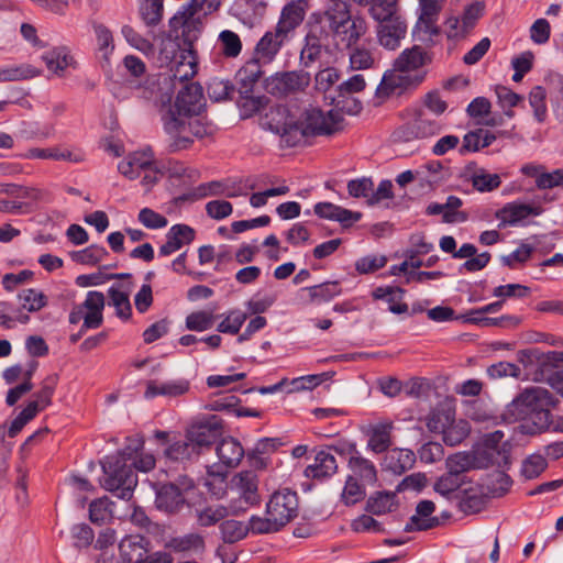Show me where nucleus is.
<instances>
[{
  "label": "nucleus",
  "instance_id": "obj_57",
  "mask_svg": "<svg viewBox=\"0 0 563 563\" xmlns=\"http://www.w3.org/2000/svg\"><path fill=\"white\" fill-rule=\"evenodd\" d=\"M173 78L180 82L189 80L197 73V64L192 56H181L172 67Z\"/></svg>",
  "mask_w": 563,
  "mask_h": 563
},
{
  "label": "nucleus",
  "instance_id": "obj_38",
  "mask_svg": "<svg viewBox=\"0 0 563 563\" xmlns=\"http://www.w3.org/2000/svg\"><path fill=\"white\" fill-rule=\"evenodd\" d=\"M169 547L176 552H186L200 554L205 551V539L199 533H188L181 537L173 538Z\"/></svg>",
  "mask_w": 563,
  "mask_h": 563
},
{
  "label": "nucleus",
  "instance_id": "obj_18",
  "mask_svg": "<svg viewBox=\"0 0 563 563\" xmlns=\"http://www.w3.org/2000/svg\"><path fill=\"white\" fill-rule=\"evenodd\" d=\"M144 441L142 439L134 440L131 444H128L119 455L126 464V461L132 460V465L135 470L147 473L152 471L156 465V459L154 454L142 451Z\"/></svg>",
  "mask_w": 563,
  "mask_h": 563
},
{
  "label": "nucleus",
  "instance_id": "obj_43",
  "mask_svg": "<svg viewBox=\"0 0 563 563\" xmlns=\"http://www.w3.org/2000/svg\"><path fill=\"white\" fill-rule=\"evenodd\" d=\"M220 53L227 58H235L242 51V41L235 32L223 30L217 41Z\"/></svg>",
  "mask_w": 563,
  "mask_h": 563
},
{
  "label": "nucleus",
  "instance_id": "obj_21",
  "mask_svg": "<svg viewBox=\"0 0 563 563\" xmlns=\"http://www.w3.org/2000/svg\"><path fill=\"white\" fill-rule=\"evenodd\" d=\"M394 428L390 421H380L368 424L364 430L367 435V449L374 453H383L391 445V430Z\"/></svg>",
  "mask_w": 563,
  "mask_h": 563
},
{
  "label": "nucleus",
  "instance_id": "obj_33",
  "mask_svg": "<svg viewBox=\"0 0 563 563\" xmlns=\"http://www.w3.org/2000/svg\"><path fill=\"white\" fill-rule=\"evenodd\" d=\"M349 468L357 481L360 478L363 483L374 484L377 479L376 467L369 460L361 456L357 452L349 460Z\"/></svg>",
  "mask_w": 563,
  "mask_h": 563
},
{
  "label": "nucleus",
  "instance_id": "obj_62",
  "mask_svg": "<svg viewBox=\"0 0 563 563\" xmlns=\"http://www.w3.org/2000/svg\"><path fill=\"white\" fill-rule=\"evenodd\" d=\"M213 314L207 311H197L187 316L186 328L190 331H206L213 325Z\"/></svg>",
  "mask_w": 563,
  "mask_h": 563
},
{
  "label": "nucleus",
  "instance_id": "obj_42",
  "mask_svg": "<svg viewBox=\"0 0 563 563\" xmlns=\"http://www.w3.org/2000/svg\"><path fill=\"white\" fill-rule=\"evenodd\" d=\"M396 507V494L388 492H378L367 499L366 509L373 515H384L390 512Z\"/></svg>",
  "mask_w": 563,
  "mask_h": 563
},
{
  "label": "nucleus",
  "instance_id": "obj_48",
  "mask_svg": "<svg viewBox=\"0 0 563 563\" xmlns=\"http://www.w3.org/2000/svg\"><path fill=\"white\" fill-rule=\"evenodd\" d=\"M40 71L29 64L8 66L0 69V82L34 78Z\"/></svg>",
  "mask_w": 563,
  "mask_h": 563
},
{
  "label": "nucleus",
  "instance_id": "obj_20",
  "mask_svg": "<svg viewBox=\"0 0 563 563\" xmlns=\"http://www.w3.org/2000/svg\"><path fill=\"white\" fill-rule=\"evenodd\" d=\"M153 159L154 153L151 148L136 151L119 163L118 170L124 177L133 180L142 176L143 170L150 166Z\"/></svg>",
  "mask_w": 563,
  "mask_h": 563
},
{
  "label": "nucleus",
  "instance_id": "obj_63",
  "mask_svg": "<svg viewBox=\"0 0 563 563\" xmlns=\"http://www.w3.org/2000/svg\"><path fill=\"white\" fill-rule=\"evenodd\" d=\"M387 261L385 255H367L355 262V269L360 274H371L383 268Z\"/></svg>",
  "mask_w": 563,
  "mask_h": 563
},
{
  "label": "nucleus",
  "instance_id": "obj_40",
  "mask_svg": "<svg viewBox=\"0 0 563 563\" xmlns=\"http://www.w3.org/2000/svg\"><path fill=\"white\" fill-rule=\"evenodd\" d=\"M229 516V509L223 505H209L195 509V518L200 527L214 526Z\"/></svg>",
  "mask_w": 563,
  "mask_h": 563
},
{
  "label": "nucleus",
  "instance_id": "obj_7",
  "mask_svg": "<svg viewBox=\"0 0 563 563\" xmlns=\"http://www.w3.org/2000/svg\"><path fill=\"white\" fill-rule=\"evenodd\" d=\"M342 114L336 110L323 112L310 107L298 112L299 142L310 135L332 134L341 129Z\"/></svg>",
  "mask_w": 563,
  "mask_h": 563
},
{
  "label": "nucleus",
  "instance_id": "obj_4",
  "mask_svg": "<svg viewBox=\"0 0 563 563\" xmlns=\"http://www.w3.org/2000/svg\"><path fill=\"white\" fill-rule=\"evenodd\" d=\"M332 16L325 13H313L307 23L306 44L300 53V62L305 67L311 66L328 51L333 43Z\"/></svg>",
  "mask_w": 563,
  "mask_h": 563
},
{
  "label": "nucleus",
  "instance_id": "obj_28",
  "mask_svg": "<svg viewBox=\"0 0 563 563\" xmlns=\"http://www.w3.org/2000/svg\"><path fill=\"white\" fill-rule=\"evenodd\" d=\"M372 295L376 300H385L388 303V310L395 314L407 313L409 310L408 305L402 301L405 289L400 287H377Z\"/></svg>",
  "mask_w": 563,
  "mask_h": 563
},
{
  "label": "nucleus",
  "instance_id": "obj_39",
  "mask_svg": "<svg viewBox=\"0 0 563 563\" xmlns=\"http://www.w3.org/2000/svg\"><path fill=\"white\" fill-rule=\"evenodd\" d=\"M300 292L307 294L310 302H323L333 299L341 294L338 282H327L320 285L303 287Z\"/></svg>",
  "mask_w": 563,
  "mask_h": 563
},
{
  "label": "nucleus",
  "instance_id": "obj_58",
  "mask_svg": "<svg viewBox=\"0 0 563 563\" xmlns=\"http://www.w3.org/2000/svg\"><path fill=\"white\" fill-rule=\"evenodd\" d=\"M548 466L547 460L541 454H531L523 462L521 466V474L527 479L538 477Z\"/></svg>",
  "mask_w": 563,
  "mask_h": 563
},
{
  "label": "nucleus",
  "instance_id": "obj_60",
  "mask_svg": "<svg viewBox=\"0 0 563 563\" xmlns=\"http://www.w3.org/2000/svg\"><path fill=\"white\" fill-rule=\"evenodd\" d=\"M533 213L532 207L528 205H508L501 210L504 223L516 224Z\"/></svg>",
  "mask_w": 563,
  "mask_h": 563
},
{
  "label": "nucleus",
  "instance_id": "obj_16",
  "mask_svg": "<svg viewBox=\"0 0 563 563\" xmlns=\"http://www.w3.org/2000/svg\"><path fill=\"white\" fill-rule=\"evenodd\" d=\"M442 125L439 121L430 119L420 112L412 121L404 125L401 136L409 142L417 139H426L440 134Z\"/></svg>",
  "mask_w": 563,
  "mask_h": 563
},
{
  "label": "nucleus",
  "instance_id": "obj_32",
  "mask_svg": "<svg viewBox=\"0 0 563 563\" xmlns=\"http://www.w3.org/2000/svg\"><path fill=\"white\" fill-rule=\"evenodd\" d=\"M286 38L284 32H279L275 26L274 31L266 32L260 40L255 48L256 54L266 60H271L278 53Z\"/></svg>",
  "mask_w": 563,
  "mask_h": 563
},
{
  "label": "nucleus",
  "instance_id": "obj_8",
  "mask_svg": "<svg viewBox=\"0 0 563 563\" xmlns=\"http://www.w3.org/2000/svg\"><path fill=\"white\" fill-rule=\"evenodd\" d=\"M229 490L238 497V501H231L232 514L244 511L249 506L256 505L260 501L258 479L253 471H243L235 474L230 481Z\"/></svg>",
  "mask_w": 563,
  "mask_h": 563
},
{
  "label": "nucleus",
  "instance_id": "obj_22",
  "mask_svg": "<svg viewBox=\"0 0 563 563\" xmlns=\"http://www.w3.org/2000/svg\"><path fill=\"white\" fill-rule=\"evenodd\" d=\"M435 510V505L431 500H421L416 507V514L412 515L405 526L406 532L424 531L438 527L440 520L431 517Z\"/></svg>",
  "mask_w": 563,
  "mask_h": 563
},
{
  "label": "nucleus",
  "instance_id": "obj_46",
  "mask_svg": "<svg viewBox=\"0 0 563 563\" xmlns=\"http://www.w3.org/2000/svg\"><path fill=\"white\" fill-rule=\"evenodd\" d=\"M220 531L222 536V540L225 543H234L243 538H245L249 533V526L242 521H238L234 519L225 520L220 525Z\"/></svg>",
  "mask_w": 563,
  "mask_h": 563
},
{
  "label": "nucleus",
  "instance_id": "obj_5",
  "mask_svg": "<svg viewBox=\"0 0 563 563\" xmlns=\"http://www.w3.org/2000/svg\"><path fill=\"white\" fill-rule=\"evenodd\" d=\"M104 476L101 485L117 497L129 500L137 485V476L121 456H107L102 462Z\"/></svg>",
  "mask_w": 563,
  "mask_h": 563
},
{
  "label": "nucleus",
  "instance_id": "obj_49",
  "mask_svg": "<svg viewBox=\"0 0 563 563\" xmlns=\"http://www.w3.org/2000/svg\"><path fill=\"white\" fill-rule=\"evenodd\" d=\"M163 0H143L140 7V14L147 26L157 25L163 18Z\"/></svg>",
  "mask_w": 563,
  "mask_h": 563
},
{
  "label": "nucleus",
  "instance_id": "obj_36",
  "mask_svg": "<svg viewBox=\"0 0 563 563\" xmlns=\"http://www.w3.org/2000/svg\"><path fill=\"white\" fill-rule=\"evenodd\" d=\"M24 158H40V159H55V161H69V162H80L81 155L75 154L69 150L59 148V147H51V148H38L33 147L30 148L24 155Z\"/></svg>",
  "mask_w": 563,
  "mask_h": 563
},
{
  "label": "nucleus",
  "instance_id": "obj_11",
  "mask_svg": "<svg viewBox=\"0 0 563 563\" xmlns=\"http://www.w3.org/2000/svg\"><path fill=\"white\" fill-rule=\"evenodd\" d=\"M310 80L309 73L302 70L278 73L265 80V90L276 97H286L303 91Z\"/></svg>",
  "mask_w": 563,
  "mask_h": 563
},
{
  "label": "nucleus",
  "instance_id": "obj_31",
  "mask_svg": "<svg viewBox=\"0 0 563 563\" xmlns=\"http://www.w3.org/2000/svg\"><path fill=\"white\" fill-rule=\"evenodd\" d=\"M305 18V9L301 1L290 2L282 11L280 19L276 27L284 32L286 36L294 31Z\"/></svg>",
  "mask_w": 563,
  "mask_h": 563
},
{
  "label": "nucleus",
  "instance_id": "obj_56",
  "mask_svg": "<svg viewBox=\"0 0 563 563\" xmlns=\"http://www.w3.org/2000/svg\"><path fill=\"white\" fill-rule=\"evenodd\" d=\"M109 296L111 303L114 306L117 316L122 319H129L132 307L129 300V294L120 290L118 287H110Z\"/></svg>",
  "mask_w": 563,
  "mask_h": 563
},
{
  "label": "nucleus",
  "instance_id": "obj_34",
  "mask_svg": "<svg viewBox=\"0 0 563 563\" xmlns=\"http://www.w3.org/2000/svg\"><path fill=\"white\" fill-rule=\"evenodd\" d=\"M143 541L144 539L140 536H129L122 539L119 544L122 560L126 563H139L142 561L147 553Z\"/></svg>",
  "mask_w": 563,
  "mask_h": 563
},
{
  "label": "nucleus",
  "instance_id": "obj_50",
  "mask_svg": "<svg viewBox=\"0 0 563 563\" xmlns=\"http://www.w3.org/2000/svg\"><path fill=\"white\" fill-rule=\"evenodd\" d=\"M108 255V251L103 246L90 245L81 251H75L70 253L73 261L85 264L96 265L101 262Z\"/></svg>",
  "mask_w": 563,
  "mask_h": 563
},
{
  "label": "nucleus",
  "instance_id": "obj_53",
  "mask_svg": "<svg viewBox=\"0 0 563 563\" xmlns=\"http://www.w3.org/2000/svg\"><path fill=\"white\" fill-rule=\"evenodd\" d=\"M453 420L450 410H434L427 417V428L433 433H445Z\"/></svg>",
  "mask_w": 563,
  "mask_h": 563
},
{
  "label": "nucleus",
  "instance_id": "obj_12",
  "mask_svg": "<svg viewBox=\"0 0 563 563\" xmlns=\"http://www.w3.org/2000/svg\"><path fill=\"white\" fill-rule=\"evenodd\" d=\"M422 80L421 74H405L394 67L384 74L376 88L375 98L384 101L390 96L400 95L406 89L418 86Z\"/></svg>",
  "mask_w": 563,
  "mask_h": 563
},
{
  "label": "nucleus",
  "instance_id": "obj_27",
  "mask_svg": "<svg viewBox=\"0 0 563 563\" xmlns=\"http://www.w3.org/2000/svg\"><path fill=\"white\" fill-rule=\"evenodd\" d=\"M216 453L223 466L236 467L242 461L245 451L239 440L233 437H227L218 443Z\"/></svg>",
  "mask_w": 563,
  "mask_h": 563
},
{
  "label": "nucleus",
  "instance_id": "obj_44",
  "mask_svg": "<svg viewBox=\"0 0 563 563\" xmlns=\"http://www.w3.org/2000/svg\"><path fill=\"white\" fill-rule=\"evenodd\" d=\"M475 456L470 453L460 452L450 455L446 459V472L450 474L463 478V474L472 468H475Z\"/></svg>",
  "mask_w": 563,
  "mask_h": 563
},
{
  "label": "nucleus",
  "instance_id": "obj_15",
  "mask_svg": "<svg viewBox=\"0 0 563 563\" xmlns=\"http://www.w3.org/2000/svg\"><path fill=\"white\" fill-rule=\"evenodd\" d=\"M190 390V382L186 378L170 380L152 379L146 383L144 398L150 400L157 396L176 398L186 395Z\"/></svg>",
  "mask_w": 563,
  "mask_h": 563
},
{
  "label": "nucleus",
  "instance_id": "obj_6",
  "mask_svg": "<svg viewBox=\"0 0 563 563\" xmlns=\"http://www.w3.org/2000/svg\"><path fill=\"white\" fill-rule=\"evenodd\" d=\"M298 112L297 107H271L261 118V126L279 135L288 146H295L299 143Z\"/></svg>",
  "mask_w": 563,
  "mask_h": 563
},
{
  "label": "nucleus",
  "instance_id": "obj_64",
  "mask_svg": "<svg viewBox=\"0 0 563 563\" xmlns=\"http://www.w3.org/2000/svg\"><path fill=\"white\" fill-rule=\"evenodd\" d=\"M137 220L147 229L157 230L163 229L168 224L167 219L154 211L151 208H143L140 210Z\"/></svg>",
  "mask_w": 563,
  "mask_h": 563
},
{
  "label": "nucleus",
  "instance_id": "obj_19",
  "mask_svg": "<svg viewBox=\"0 0 563 563\" xmlns=\"http://www.w3.org/2000/svg\"><path fill=\"white\" fill-rule=\"evenodd\" d=\"M80 306L85 312L82 329L99 328L103 322L104 295L96 290L88 291Z\"/></svg>",
  "mask_w": 563,
  "mask_h": 563
},
{
  "label": "nucleus",
  "instance_id": "obj_45",
  "mask_svg": "<svg viewBox=\"0 0 563 563\" xmlns=\"http://www.w3.org/2000/svg\"><path fill=\"white\" fill-rule=\"evenodd\" d=\"M18 299L21 307L29 312H37L48 302L46 295H44L43 291L34 288L22 289L18 294Z\"/></svg>",
  "mask_w": 563,
  "mask_h": 563
},
{
  "label": "nucleus",
  "instance_id": "obj_47",
  "mask_svg": "<svg viewBox=\"0 0 563 563\" xmlns=\"http://www.w3.org/2000/svg\"><path fill=\"white\" fill-rule=\"evenodd\" d=\"M473 187L481 191H492L498 188L501 184L498 174H492L484 168H477L471 176Z\"/></svg>",
  "mask_w": 563,
  "mask_h": 563
},
{
  "label": "nucleus",
  "instance_id": "obj_35",
  "mask_svg": "<svg viewBox=\"0 0 563 563\" xmlns=\"http://www.w3.org/2000/svg\"><path fill=\"white\" fill-rule=\"evenodd\" d=\"M199 455V450H196L189 441L187 434L185 439H179L172 442L165 450L164 456L173 462H185Z\"/></svg>",
  "mask_w": 563,
  "mask_h": 563
},
{
  "label": "nucleus",
  "instance_id": "obj_10",
  "mask_svg": "<svg viewBox=\"0 0 563 563\" xmlns=\"http://www.w3.org/2000/svg\"><path fill=\"white\" fill-rule=\"evenodd\" d=\"M298 495L289 488L275 492L266 504V515L272 516L280 529L298 516Z\"/></svg>",
  "mask_w": 563,
  "mask_h": 563
},
{
  "label": "nucleus",
  "instance_id": "obj_52",
  "mask_svg": "<svg viewBox=\"0 0 563 563\" xmlns=\"http://www.w3.org/2000/svg\"><path fill=\"white\" fill-rule=\"evenodd\" d=\"M547 92L542 86H534L529 93V103L533 110L536 120L540 123L544 122L548 113L545 103Z\"/></svg>",
  "mask_w": 563,
  "mask_h": 563
},
{
  "label": "nucleus",
  "instance_id": "obj_61",
  "mask_svg": "<svg viewBox=\"0 0 563 563\" xmlns=\"http://www.w3.org/2000/svg\"><path fill=\"white\" fill-rule=\"evenodd\" d=\"M247 316L240 310L230 311L219 323L218 331L222 333L236 334L245 322Z\"/></svg>",
  "mask_w": 563,
  "mask_h": 563
},
{
  "label": "nucleus",
  "instance_id": "obj_51",
  "mask_svg": "<svg viewBox=\"0 0 563 563\" xmlns=\"http://www.w3.org/2000/svg\"><path fill=\"white\" fill-rule=\"evenodd\" d=\"M207 91L213 101H224L234 93V85L228 79L214 77L208 82Z\"/></svg>",
  "mask_w": 563,
  "mask_h": 563
},
{
  "label": "nucleus",
  "instance_id": "obj_17",
  "mask_svg": "<svg viewBox=\"0 0 563 563\" xmlns=\"http://www.w3.org/2000/svg\"><path fill=\"white\" fill-rule=\"evenodd\" d=\"M531 361L536 362L537 371L534 373V380L547 382L550 375H554V371L561 363H563V352L549 351L539 352L538 350H530L525 352Z\"/></svg>",
  "mask_w": 563,
  "mask_h": 563
},
{
  "label": "nucleus",
  "instance_id": "obj_23",
  "mask_svg": "<svg viewBox=\"0 0 563 563\" xmlns=\"http://www.w3.org/2000/svg\"><path fill=\"white\" fill-rule=\"evenodd\" d=\"M195 239V230L187 224L173 225L167 234L166 242L159 247L161 256H169L184 245L190 244Z\"/></svg>",
  "mask_w": 563,
  "mask_h": 563
},
{
  "label": "nucleus",
  "instance_id": "obj_13",
  "mask_svg": "<svg viewBox=\"0 0 563 563\" xmlns=\"http://www.w3.org/2000/svg\"><path fill=\"white\" fill-rule=\"evenodd\" d=\"M222 429L221 420L217 416H211L192 423L186 434L200 454L203 448H209L221 437Z\"/></svg>",
  "mask_w": 563,
  "mask_h": 563
},
{
  "label": "nucleus",
  "instance_id": "obj_54",
  "mask_svg": "<svg viewBox=\"0 0 563 563\" xmlns=\"http://www.w3.org/2000/svg\"><path fill=\"white\" fill-rule=\"evenodd\" d=\"M365 497V489L354 476H347L343 492L341 494V500L346 506H352L363 500Z\"/></svg>",
  "mask_w": 563,
  "mask_h": 563
},
{
  "label": "nucleus",
  "instance_id": "obj_26",
  "mask_svg": "<svg viewBox=\"0 0 563 563\" xmlns=\"http://www.w3.org/2000/svg\"><path fill=\"white\" fill-rule=\"evenodd\" d=\"M338 464L333 454L329 451H319L313 460V463L308 465L305 470V475L314 479H324L336 473Z\"/></svg>",
  "mask_w": 563,
  "mask_h": 563
},
{
  "label": "nucleus",
  "instance_id": "obj_9",
  "mask_svg": "<svg viewBox=\"0 0 563 563\" xmlns=\"http://www.w3.org/2000/svg\"><path fill=\"white\" fill-rule=\"evenodd\" d=\"M333 44L338 48H351L366 33L367 23L362 16L349 14L332 16Z\"/></svg>",
  "mask_w": 563,
  "mask_h": 563
},
{
  "label": "nucleus",
  "instance_id": "obj_3",
  "mask_svg": "<svg viewBox=\"0 0 563 563\" xmlns=\"http://www.w3.org/2000/svg\"><path fill=\"white\" fill-rule=\"evenodd\" d=\"M369 15L377 23L376 36L380 46L395 51L407 34V21L401 15L397 0H380L369 8Z\"/></svg>",
  "mask_w": 563,
  "mask_h": 563
},
{
  "label": "nucleus",
  "instance_id": "obj_24",
  "mask_svg": "<svg viewBox=\"0 0 563 563\" xmlns=\"http://www.w3.org/2000/svg\"><path fill=\"white\" fill-rule=\"evenodd\" d=\"M185 504V496L175 483L164 484L156 492L155 505L166 514L178 512Z\"/></svg>",
  "mask_w": 563,
  "mask_h": 563
},
{
  "label": "nucleus",
  "instance_id": "obj_29",
  "mask_svg": "<svg viewBox=\"0 0 563 563\" xmlns=\"http://www.w3.org/2000/svg\"><path fill=\"white\" fill-rule=\"evenodd\" d=\"M429 62V58L420 46L405 49L395 60L394 67L405 74L419 70Z\"/></svg>",
  "mask_w": 563,
  "mask_h": 563
},
{
  "label": "nucleus",
  "instance_id": "obj_14",
  "mask_svg": "<svg viewBox=\"0 0 563 563\" xmlns=\"http://www.w3.org/2000/svg\"><path fill=\"white\" fill-rule=\"evenodd\" d=\"M169 25L173 35L177 38L181 37L187 44H191L198 38L202 27L199 19L189 10L177 12L169 20Z\"/></svg>",
  "mask_w": 563,
  "mask_h": 563
},
{
  "label": "nucleus",
  "instance_id": "obj_25",
  "mask_svg": "<svg viewBox=\"0 0 563 563\" xmlns=\"http://www.w3.org/2000/svg\"><path fill=\"white\" fill-rule=\"evenodd\" d=\"M313 210L319 218L338 221L343 227H349L362 218L361 212L351 211L331 202H318Z\"/></svg>",
  "mask_w": 563,
  "mask_h": 563
},
{
  "label": "nucleus",
  "instance_id": "obj_37",
  "mask_svg": "<svg viewBox=\"0 0 563 563\" xmlns=\"http://www.w3.org/2000/svg\"><path fill=\"white\" fill-rule=\"evenodd\" d=\"M416 462L415 453L409 449H395L387 456V466L395 474L410 470Z\"/></svg>",
  "mask_w": 563,
  "mask_h": 563
},
{
  "label": "nucleus",
  "instance_id": "obj_1",
  "mask_svg": "<svg viewBox=\"0 0 563 563\" xmlns=\"http://www.w3.org/2000/svg\"><path fill=\"white\" fill-rule=\"evenodd\" d=\"M203 107V91L199 84H187L178 92L174 104L162 115L169 152L186 150L194 143V137L207 134L206 124L198 118Z\"/></svg>",
  "mask_w": 563,
  "mask_h": 563
},
{
  "label": "nucleus",
  "instance_id": "obj_59",
  "mask_svg": "<svg viewBox=\"0 0 563 563\" xmlns=\"http://www.w3.org/2000/svg\"><path fill=\"white\" fill-rule=\"evenodd\" d=\"M463 484V478L456 477L449 472L440 476L433 485L434 492L445 498H450Z\"/></svg>",
  "mask_w": 563,
  "mask_h": 563
},
{
  "label": "nucleus",
  "instance_id": "obj_2",
  "mask_svg": "<svg viewBox=\"0 0 563 563\" xmlns=\"http://www.w3.org/2000/svg\"><path fill=\"white\" fill-rule=\"evenodd\" d=\"M559 400L543 387L523 389L508 406L507 413L514 420H523V428L529 434L550 431L552 424L551 409Z\"/></svg>",
  "mask_w": 563,
  "mask_h": 563
},
{
  "label": "nucleus",
  "instance_id": "obj_55",
  "mask_svg": "<svg viewBox=\"0 0 563 563\" xmlns=\"http://www.w3.org/2000/svg\"><path fill=\"white\" fill-rule=\"evenodd\" d=\"M364 88V77L362 75H354L338 86V97L330 96V98L332 99L333 102L336 103V106H340L343 102V100H340L339 98H345L352 93L360 92Z\"/></svg>",
  "mask_w": 563,
  "mask_h": 563
},
{
  "label": "nucleus",
  "instance_id": "obj_41",
  "mask_svg": "<svg viewBox=\"0 0 563 563\" xmlns=\"http://www.w3.org/2000/svg\"><path fill=\"white\" fill-rule=\"evenodd\" d=\"M439 15H426L420 12L419 19L413 27V36L423 43L432 42L433 37L440 33L437 25Z\"/></svg>",
  "mask_w": 563,
  "mask_h": 563
},
{
  "label": "nucleus",
  "instance_id": "obj_30",
  "mask_svg": "<svg viewBox=\"0 0 563 563\" xmlns=\"http://www.w3.org/2000/svg\"><path fill=\"white\" fill-rule=\"evenodd\" d=\"M47 69L57 76H63L68 67H76L74 57L66 47L53 48L42 56Z\"/></svg>",
  "mask_w": 563,
  "mask_h": 563
}]
</instances>
